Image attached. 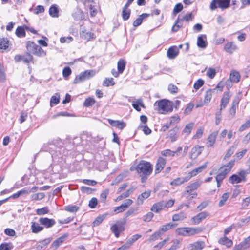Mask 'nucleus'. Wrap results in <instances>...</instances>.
I'll return each instance as SVG.
<instances>
[{
  "label": "nucleus",
  "instance_id": "24",
  "mask_svg": "<svg viewBox=\"0 0 250 250\" xmlns=\"http://www.w3.org/2000/svg\"><path fill=\"white\" fill-rule=\"evenodd\" d=\"M239 100L238 99L234 100L231 105V107L229 111V119H232L235 116L236 113V107L238 104Z\"/></svg>",
  "mask_w": 250,
  "mask_h": 250
},
{
  "label": "nucleus",
  "instance_id": "27",
  "mask_svg": "<svg viewBox=\"0 0 250 250\" xmlns=\"http://www.w3.org/2000/svg\"><path fill=\"white\" fill-rule=\"evenodd\" d=\"M132 106L137 111H140L141 110V107L145 108L143 100L141 99H138L135 101L132 102Z\"/></svg>",
  "mask_w": 250,
  "mask_h": 250
},
{
  "label": "nucleus",
  "instance_id": "23",
  "mask_svg": "<svg viewBox=\"0 0 250 250\" xmlns=\"http://www.w3.org/2000/svg\"><path fill=\"white\" fill-rule=\"evenodd\" d=\"M43 229V227L36 222L31 223V230L33 233H38Z\"/></svg>",
  "mask_w": 250,
  "mask_h": 250
},
{
  "label": "nucleus",
  "instance_id": "37",
  "mask_svg": "<svg viewBox=\"0 0 250 250\" xmlns=\"http://www.w3.org/2000/svg\"><path fill=\"white\" fill-rule=\"evenodd\" d=\"M214 91L211 89L207 90L205 96L204 103L208 104L210 102Z\"/></svg>",
  "mask_w": 250,
  "mask_h": 250
},
{
  "label": "nucleus",
  "instance_id": "12",
  "mask_svg": "<svg viewBox=\"0 0 250 250\" xmlns=\"http://www.w3.org/2000/svg\"><path fill=\"white\" fill-rule=\"evenodd\" d=\"M67 236V234H64L54 240L51 245V248L54 250H57L63 243Z\"/></svg>",
  "mask_w": 250,
  "mask_h": 250
},
{
  "label": "nucleus",
  "instance_id": "33",
  "mask_svg": "<svg viewBox=\"0 0 250 250\" xmlns=\"http://www.w3.org/2000/svg\"><path fill=\"white\" fill-rule=\"evenodd\" d=\"M149 16V14L144 13L140 15L133 22V25L134 27H137L141 24L144 19H145Z\"/></svg>",
  "mask_w": 250,
  "mask_h": 250
},
{
  "label": "nucleus",
  "instance_id": "59",
  "mask_svg": "<svg viewBox=\"0 0 250 250\" xmlns=\"http://www.w3.org/2000/svg\"><path fill=\"white\" fill-rule=\"evenodd\" d=\"M226 175H225L224 174H222L220 172V173L217 175L216 177V181L217 183V187H219L220 186V184L223 181V180L226 177Z\"/></svg>",
  "mask_w": 250,
  "mask_h": 250
},
{
  "label": "nucleus",
  "instance_id": "11",
  "mask_svg": "<svg viewBox=\"0 0 250 250\" xmlns=\"http://www.w3.org/2000/svg\"><path fill=\"white\" fill-rule=\"evenodd\" d=\"M224 48L226 52L231 54L238 50V47L233 42H230L225 44Z\"/></svg>",
  "mask_w": 250,
  "mask_h": 250
},
{
  "label": "nucleus",
  "instance_id": "62",
  "mask_svg": "<svg viewBox=\"0 0 250 250\" xmlns=\"http://www.w3.org/2000/svg\"><path fill=\"white\" fill-rule=\"evenodd\" d=\"M79 208L75 205H69L65 207V210L70 212H76Z\"/></svg>",
  "mask_w": 250,
  "mask_h": 250
},
{
  "label": "nucleus",
  "instance_id": "20",
  "mask_svg": "<svg viewBox=\"0 0 250 250\" xmlns=\"http://www.w3.org/2000/svg\"><path fill=\"white\" fill-rule=\"evenodd\" d=\"M218 135L217 131H214L211 133L208 138V142L207 143V146L208 147H212L215 143L216 137Z\"/></svg>",
  "mask_w": 250,
  "mask_h": 250
},
{
  "label": "nucleus",
  "instance_id": "16",
  "mask_svg": "<svg viewBox=\"0 0 250 250\" xmlns=\"http://www.w3.org/2000/svg\"><path fill=\"white\" fill-rule=\"evenodd\" d=\"M208 164V162L205 163V164L200 167L194 169L193 170L188 173V177L191 178L192 177L196 176L198 173L202 172L204 169H205L207 167V165Z\"/></svg>",
  "mask_w": 250,
  "mask_h": 250
},
{
  "label": "nucleus",
  "instance_id": "22",
  "mask_svg": "<svg viewBox=\"0 0 250 250\" xmlns=\"http://www.w3.org/2000/svg\"><path fill=\"white\" fill-rule=\"evenodd\" d=\"M178 54V50L176 46L170 47L167 51V56L169 59H173Z\"/></svg>",
  "mask_w": 250,
  "mask_h": 250
},
{
  "label": "nucleus",
  "instance_id": "45",
  "mask_svg": "<svg viewBox=\"0 0 250 250\" xmlns=\"http://www.w3.org/2000/svg\"><path fill=\"white\" fill-rule=\"evenodd\" d=\"M173 227H174V225L173 224L167 223L165 225L161 226L160 228V229L159 231H160V232L162 231L163 233L170 229Z\"/></svg>",
  "mask_w": 250,
  "mask_h": 250
},
{
  "label": "nucleus",
  "instance_id": "14",
  "mask_svg": "<svg viewBox=\"0 0 250 250\" xmlns=\"http://www.w3.org/2000/svg\"><path fill=\"white\" fill-rule=\"evenodd\" d=\"M205 243L203 241H197L190 244L188 247V250H201L205 247Z\"/></svg>",
  "mask_w": 250,
  "mask_h": 250
},
{
  "label": "nucleus",
  "instance_id": "39",
  "mask_svg": "<svg viewBox=\"0 0 250 250\" xmlns=\"http://www.w3.org/2000/svg\"><path fill=\"white\" fill-rule=\"evenodd\" d=\"M182 26V23L180 22V17H179L175 21V24L172 26L171 31L173 32H177Z\"/></svg>",
  "mask_w": 250,
  "mask_h": 250
},
{
  "label": "nucleus",
  "instance_id": "44",
  "mask_svg": "<svg viewBox=\"0 0 250 250\" xmlns=\"http://www.w3.org/2000/svg\"><path fill=\"white\" fill-rule=\"evenodd\" d=\"M16 35L20 38L25 36V32L24 28L21 26L18 27L16 30Z\"/></svg>",
  "mask_w": 250,
  "mask_h": 250
},
{
  "label": "nucleus",
  "instance_id": "28",
  "mask_svg": "<svg viewBox=\"0 0 250 250\" xmlns=\"http://www.w3.org/2000/svg\"><path fill=\"white\" fill-rule=\"evenodd\" d=\"M218 243L220 244L225 245L228 248L231 247L233 245V242L232 240L229 239L226 236L223 237L221 238L218 240Z\"/></svg>",
  "mask_w": 250,
  "mask_h": 250
},
{
  "label": "nucleus",
  "instance_id": "46",
  "mask_svg": "<svg viewBox=\"0 0 250 250\" xmlns=\"http://www.w3.org/2000/svg\"><path fill=\"white\" fill-rule=\"evenodd\" d=\"M235 151V147L233 146H231L226 152L224 159L227 160L234 153Z\"/></svg>",
  "mask_w": 250,
  "mask_h": 250
},
{
  "label": "nucleus",
  "instance_id": "50",
  "mask_svg": "<svg viewBox=\"0 0 250 250\" xmlns=\"http://www.w3.org/2000/svg\"><path fill=\"white\" fill-rule=\"evenodd\" d=\"M60 96L58 94L56 93L52 96L50 99V106H53V104H57L59 102Z\"/></svg>",
  "mask_w": 250,
  "mask_h": 250
},
{
  "label": "nucleus",
  "instance_id": "47",
  "mask_svg": "<svg viewBox=\"0 0 250 250\" xmlns=\"http://www.w3.org/2000/svg\"><path fill=\"white\" fill-rule=\"evenodd\" d=\"M45 197V194L43 192H40L32 194L31 199L33 200H40Z\"/></svg>",
  "mask_w": 250,
  "mask_h": 250
},
{
  "label": "nucleus",
  "instance_id": "3",
  "mask_svg": "<svg viewBox=\"0 0 250 250\" xmlns=\"http://www.w3.org/2000/svg\"><path fill=\"white\" fill-rule=\"evenodd\" d=\"M202 229L199 227H181L176 229V233L179 235L190 236L199 233Z\"/></svg>",
  "mask_w": 250,
  "mask_h": 250
},
{
  "label": "nucleus",
  "instance_id": "18",
  "mask_svg": "<svg viewBox=\"0 0 250 250\" xmlns=\"http://www.w3.org/2000/svg\"><path fill=\"white\" fill-rule=\"evenodd\" d=\"M108 121L111 125L116 126L120 129H123L126 126V124L123 121L113 120L112 119H108Z\"/></svg>",
  "mask_w": 250,
  "mask_h": 250
},
{
  "label": "nucleus",
  "instance_id": "55",
  "mask_svg": "<svg viewBox=\"0 0 250 250\" xmlns=\"http://www.w3.org/2000/svg\"><path fill=\"white\" fill-rule=\"evenodd\" d=\"M72 71L69 67H65L62 71L63 77L65 79H67L68 77L71 75Z\"/></svg>",
  "mask_w": 250,
  "mask_h": 250
},
{
  "label": "nucleus",
  "instance_id": "4",
  "mask_svg": "<svg viewBox=\"0 0 250 250\" xmlns=\"http://www.w3.org/2000/svg\"><path fill=\"white\" fill-rule=\"evenodd\" d=\"M95 75V71L87 70L77 76L74 80V83L76 84L88 80Z\"/></svg>",
  "mask_w": 250,
  "mask_h": 250
},
{
  "label": "nucleus",
  "instance_id": "53",
  "mask_svg": "<svg viewBox=\"0 0 250 250\" xmlns=\"http://www.w3.org/2000/svg\"><path fill=\"white\" fill-rule=\"evenodd\" d=\"M37 214L39 215H43L47 214L49 212V210L47 207H43L41 208H38L36 210Z\"/></svg>",
  "mask_w": 250,
  "mask_h": 250
},
{
  "label": "nucleus",
  "instance_id": "35",
  "mask_svg": "<svg viewBox=\"0 0 250 250\" xmlns=\"http://www.w3.org/2000/svg\"><path fill=\"white\" fill-rule=\"evenodd\" d=\"M229 182L231 184H238L242 181V178L236 174L231 175L229 178Z\"/></svg>",
  "mask_w": 250,
  "mask_h": 250
},
{
  "label": "nucleus",
  "instance_id": "54",
  "mask_svg": "<svg viewBox=\"0 0 250 250\" xmlns=\"http://www.w3.org/2000/svg\"><path fill=\"white\" fill-rule=\"evenodd\" d=\"M82 36L83 38L88 40L96 38L94 34L90 32H83Z\"/></svg>",
  "mask_w": 250,
  "mask_h": 250
},
{
  "label": "nucleus",
  "instance_id": "51",
  "mask_svg": "<svg viewBox=\"0 0 250 250\" xmlns=\"http://www.w3.org/2000/svg\"><path fill=\"white\" fill-rule=\"evenodd\" d=\"M13 248L12 243H2L0 245V250H11Z\"/></svg>",
  "mask_w": 250,
  "mask_h": 250
},
{
  "label": "nucleus",
  "instance_id": "43",
  "mask_svg": "<svg viewBox=\"0 0 250 250\" xmlns=\"http://www.w3.org/2000/svg\"><path fill=\"white\" fill-rule=\"evenodd\" d=\"M193 16L191 13H189L187 14L186 15L183 16L182 18H180V22L182 23V22L185 21H192L193 19Z\"/></svg>",
  "mask_w": 250,
  "mask_h": 250
},
{
  "label": "nucleus",
  "instance_id": "2",
  "mask_svg": "<svg viewBox=\"0 0 250 250\" xmlns=\"http://www.w3.org/2000/svg\"><path fill=\"white\" fill-rule=\"evenodd\" d=\"M154 106H157V109L161 114H166L173 110V104L171 102L163 99L156 101Z\"/></svg>",
  "mask_w": 250,
  "mask_h": 250
},
{
  "label": "nucleus",
  "instance_id": "34",
  "mask_svg": "<svg viewBox=\"0 0 250 250\" xmlns=\"http://www.w3.org/2000/svg\"><path fill=\"white\" fill-rule=\"evenodd\" d=\"M49 15L53 18L59 17V9L57 5H52L50 6L49 10Z\"/></svg>",
  "mask_w": 250,
  "mask_h": 250
},
{
  "label": "nucleus",
  "instance_id": "19",
  "mask_svg": "<svg viewBox=\"0 0 250 250\" xmlns=\"http://www.w3.org/2000/svg\"><path fill=\"white\" fill-rule=\"evenodd\" d=\"M240 78L241 76L239 72L235 70H232L230 72L229 79L232 83H238L240 81Z\"/></svg>",
  "mask_w": 250,
  "mask_h": 250
},
{
  "label": "nucleus",
  "instance_id": "58",
  "mask_svg": "<svg viewBox=\"0 0 250 250\" xmlns=\"http://www.w3.org/2000/svg\"><path fill=\"white\" fill-rule=\"evenodd\" d=\"M141 237V235L135 234V235L132 236V237L130 239H129L126 242H127V244H128L129 245V246H130L131 245H132V244L134 242H135L136 240H137Z\"/></svg>",
  "mask_w": 250,
  "mask_h": 250
},
{
  "label": "nucleus",
  "instance_id": "10",
  "mask_svg": "<svg viewBox=\"0 0 250 250\" xmlns=\"http://www.w3.org/2000/svg\"><path fill=\"white\" fill-rule=\"evenodd\" d=\"M203 146H200L198 145L194 146L191 150L190 158L192 159H196L201 154L203 151Z\"/></svg>",
  "mask_w": 250,
  "mask_h": 250
},
{
  "label": "nucleus",
  "instance_id": "29",
  "mask_svg": "<svg viewBox=\"0 0 250 250\" xmlns=\"http://www.w3.org/2000/svg\"><path fill=\"white\" fill-rule=\"evenodd\" d=\"M178 130V127L176 126L169 130L168 137L171 139V142H173L177 140L176 134Z\"/></svg>",
  "mask_w": 250,
  "mask_h": 250
},
{
  "label": "nucleus",
  "instance_id": "9",
  "mask_svg": "<svg viewBox=\"0 0 250 250\" xmlns=\"http://www.w3.org/2000/svg\"><path fill=\"white\" fill-rule=\"evenodd\" d=\"M151 191L147 190L139 195L136 200V204L138 206L142 205L144 201L147 199L151 195Z\"/></svg>",
  "mask_w": 250,
  "mask_h": 250
},
{
  "label": "nucleus",
  "instance_id": "41",
  "mask_svg": "<svg viewBox=\"0 0 250 250\" xmlns=\"http://www.w3.org/2000/svg\"><path fill=\"white\" fill-rule=\"evenodd\" d=\"M95 103V100L92 97H89L85 100L83 105L85 107H89L92 106Z\"/></svg>",
  "mask_w": 250,
  "mask_h": 250
},
{
  "label": "nucleus",
  "instance_id": "57",
  "mask_svg": "<svg viewBox=\"0 0 250 250\" xmlns=\"http://www.w3.org/2000/svg\"><path fill=\"white\" fill-rule=\"evenodd\" d=\"M105 217L104 215L97 217L92 223L93 227L99 226L104 219Z\"/></svg>",
  "mask_w": 250,
  "mask_h": 250
},
{
  "label": "nucleus",
  "instance_id": "60",
  "mask_svg": "<svg viewBox=\"0 0 250 250\" xmlns=\"http://www.w3.org/2000/svg\"><path fill=\"white\" fill-rule=\"evenodd\" d=\"M154 216V214L151 212H149L143 216V220L144 222H148L151 220Z\"/></svg>",
  "mask_w": 250,
  "mask_h": 250
},
{
  "label": "nucleus",
  "instance_id": "32",
  "mask_svg": "<svg viewBox=\"0 0 250 250\" xmlns=\"http://www.w3.org/2000/svg\"><path fill=\"white\" fill-rule=\"evenodd\" d=\"M135 189V188H133V187L130 188L126 191H125L124 193H123L121 195L118 196L117 197L116 199L115 200V201H120L124 198L128 197L130 195V194L134 191V190Z\"/></svg>",
  "mask_w": 250,
  "mask_h": 250
},
{
  "label": "nucleus",
  "instance_id": "17",
  "mask_svg": "<svg viewBox=\"0 0 250 250\" xmlns=\"http://www.w3.org/2000/svg\"><path fill=\"white\" fill-rule=\"evenodd\" d=\"M164 208V201H162L153 204L151 208V210L155 213H159Z\"/></svg>",
  "mask_w": 250,
  "mask_h": 250
},
{
  "label": "nucleus",
  "instance_id": "6",
  "mask_svg": "<svg viewBox=\"0 0 250 250\" xmlns=\"http://www.w3.org/2000/svg\"><path fill=\"white\" fill-rule=\"evenodd\" d=\"M209 215L207 211L201 212L191 218V221L193 225H198Z\"/></svg>",
  "mask_w": 250,
  "mask_h": 250
},
{
  "label": "nucleus",
  "instance_id": "38",
  "mask_svg": "<svg viewBox=\"0 0 250 250\" xmlns=\"http://www.w3.org/2000/svg\"><path fill=\"white\" fill-rule=\"evenodd\" d=\"M29 10L30 11H33L35 14L38 15L40 13H43L44 12V8L42 5H38L34 9L31 8Z\"/></svg>",
  "mask_w": 250,
  "mask_h": 250
},
{
  "label": "nucleus",
  "instance_id": "15",
  "mask_svg": "<svg viewBox=\"0 0 250 250\" xmlns=\"http://www.w3.org/2000/svg\"><path fill=\"white\" fill-rule=\"evenodd\" d=\"M230 95L229 92H225L221 100L220 111L226 108L228 103L229 101Z\"/></svg>",
  "mask_w": 250,
  "mask_h": 250
},
{
  "label": "nucleus",
  "instance_id": "63",
  "mask_svg": "<svg viewBox=\"0 0 250 250\" xmlns=\"http://www.w3.org/2000/svg\"><path fill=\"white\" fill-rule=\"evenodd\" d=\"M180 241L178 239H174L173 241V244L168 250H176L179 247Z\"/></svg>",
  "mask_w": 250,
  "mask_h": 250
},
{
  "label": "nucleus",
  "instance_id": "21",
  "mask_svg": "<svg viewBox=\"0 0 250 250\" xmlns=\"http://www.w3.org/2000/svg\"><path fill=\"white\" fill-rule=\"evenodd\" d=\"M189 180V178L187 176L185 177H178L173 180L170 182V185L172 186H179L185 182H188Z\"/></svg>",
  "mask_w": 250,
  "mask_h": 250
},
{
  "label": "nucleus",
  "instance_id": "64",
  "mask_svg": "<svg viewBox=\"0 0 250 250\" xmlns=\"http://www.w3.org/2000/svg\"><path fill=\"white\" fill-rule=\"evenodd\" d=\"M250 127V119L247 120L245 123L242 125L239 128L240 132H242L247 128Z\"/></svg>",
  "mask_w": 250,
  "mask_h": 250
},
{
  "label": "nucleus",
  "instance_id": "48",
  "mask_svg": "<svg viewBox=\"0 0 250 250\" xmlns=\"http://www.w3.org/2000/svg\"><path fill=\"white\" fill-rule=\"evenodd\" d=\"M51 240H52V239L51 238H46L42 241H40L39 243L41 244V245L39 244L37 246V248H40L41 249L43 248L44 246H46L49 243H50V242L51 241Z\"/></svg>",
  "mask_w": 250,
  "mask_h": 250
},
{
  "label": "nucleus",
  "instance_id": "8",
  "mask_svg": "<svg viewBox=\"0 0 250 250\" xmlns=\"http://www.w3.org/2000/svg\"><path fill=\"white\" fill-rule=\"evenodd\" d=\"M39 222L40 224L44 226L46 228H50L56 224V222L54 219H49L47 217L40 218L39 220Z\"/></svg>",
  "mask_w": 250,
  "mask_h": 250
},
{
  "label": "nucleus",
  "instance_id": "36",
  "mask_svg": "<svg viewBox=\"0 0 250 250\" xmlns=\"http://www.w3.org/2000/svg\"><path fill=\"white\" fill-rule=\"evenodd\" d=\"M126 65V62L123 60L120 59L117 64L118 70L120 73H122Z\"/></svg>",
  "mask_w": 250,
  "mask_h": 250
},
{
  "label": "nucleus",
  "instance_id": "7",
  "mask_svg": "<svg viewBox=\"0 0 250 250\" xmlns=\"http://www.w3.org/2000/svg\"><path fill=\"white\" fill-rule=\"evenodd\" d=\"M235 160H231L227 164L223 165L220 168V172L225 175H227L230 172L234 165Z\"/></svg>",
  "mask_w": 250,
  "mask_h": 250
},
{
  "label": "nucleus",
  "instance_id": "61",
  "mask_svg": "<svg viewBox=\"0 0 250 250\" xmlns=\"http://www.w3.org/2000/svg\"><path fill=\"white\" fill-rule=\"evenodd\" d=\"M162 235V232L160 231H157L155 232L152 235H151L149 239L150 241H154L158 239Z\"/></svg>",
  "mask_w": 250,
  "mask_h": 250
},
{
  "label": "nucleus",
  "instance_id": "26",
  "mask_svg": "<svg viewBox=\"0 0 250 250\" xmlns=\"http://www.w3.org/2000/svg\"><path fill=\"white\" fill-rule=\"evenodd\" d=\"M200 186V183L198 182L191 184L186 188L185 192L188 194H191L192 191L196 190Z\"/></svg>",
  "mask_w": 250,
  "mask_h": 250
},
{
  "label": "nucleus",
  "instance_id": "31",
  "mask_svg": "<svg viewBox=\"0 0 250 250\" xmlns=\"http://www.w3.org/2000/svg\"><path fill=\"white\" fill-rule=\"evenodd\" d=\"M39 46L36 44L35 42L31 41H29L27 42L26 47L27 50L32 53L33 54H35V51L37 50V47Z\"/></svg>",
  "mask_w": 250,
  "mask_h": 250
},
{
  "label": "nucleus",
  "instance_id": "1",
  "mask_svg": "<svg viewBox=\"0 0 250 250\" xmlns=\"http://www.w3.org/2000/svg\"><path fill=\"white\" fill-rule=\"evenodd\" d=\"M130 170H136L141 177V181L144 183L151 174L153 168L149 162L141 161L136 166L131 167Z\"/></svg>",
  "mask_w": 250,
  "mask_h": 250
},
{
  "label": "nucleus",
  "instance_id": "42",
  "mask_svg": "<svg viewBox=\"0 0 250 250\" xmlns=\"http://www.w3.org/2000/svg\"><path fill=\"white\" fill-rule=\"evenodd\" d=\"M126 177L125 173H122L118 175V176L112 181L111 185H116L122 181Z\"/></svg>",
  "mask_w": 250,
  "mask_h": 250
},
{
  "label": "nucleus",
  "instance_id": "52",
  "mask_svg": "<svg viewBox=\"0 0 250 250\" xmlns=\"http://www.w3.org/2000/svg\"><path fill=\"white\" fill-rule=\"evenodd\" d=\"M193 126L194 124L193 123H189L186 125L183 132L186 133L187 135H189L193 128Z\"/></svg>",
  "mask_w": 250,
  "mask_h": 250
},
{
  "label": "nucleus",
  "instance_id": "30",
  "mask_svg": "<svg viewBox=\"0 0 250 250\" xmlns=\"http://www.w3.org/2000/svg\"><path fill=\"white\" fill-rule=\"evenodd\" d=\"M206 39V36L205 35H201L198 36L197 38V46L199 47L204 48L206 47L207 44L205 40Z\"/></svg>",
  "mask_w": 250,
  "mask_h": 250
},
{
  "label": "nucleus",
  "instance_id": "25",
  "mask_svg": "<svg viewBox=\"0 0 250 250\" xmlns=\"http://www.w3.org/2000/svg\"><path fill=\"white\" fill-rule=\"evenodd\" d=\"M187 218V213L184 211H181L173 215L172 220L173 221H182Z\"/></svg>",
  "mask_w": 250,
  "mask_h": 250
},
{
  "label": "nucleus",
  "instance_id": "40",
  "mask_svg": "<svg viewBox=\"0 0 250 250\" xmlns=\"http://www.w3.org/2000/svg\"><path fill=\"white\" fill-rule=\"evenodd\" d=\"M229 193L226 192V193H224L221 197V199L220 200V201H219V202L218 203L219 207H222L223 206H224L225 205L226 201L229 197Z\"/></svg>",
  "mask_w": 250,
  "mask_h": 250
},
{
  "label": "nucleus",
  "instance_id": "13",
  "mask_svg": "<svg viewBox=\"0 0 250 250\" xmlns=\"http://www.w3.org/2000/svg\"><path fill=\"white\" fill-rule=\"evenodd\" d=\"M166 160L162 157H159L157 161V163L155 166V172L156 174L160 173L166 165Z\"/></svg>",
  "mask_w": 250,
  "mask_h": 250
},
{
  "label": "nucleus",
  "instance_id": "5",
  "mask_svg": "<svg viewBox=\"0 0 250 250\" xmlns=\"http://www.w3.org/2000/svg\"><path fill=\"white\" fill-rule=\"evenodd\" d=\"M230 0H213L210 4V8L213 10L217 8L222 10L228 8L230 5Z\"/></svg>",
  "mask_w": 250,
  "mask_h": 250
},
{
  "label": "nucleus",
  "instance_id": "56",
  "mask_svg": "<svg viewBox=\"0 0 250 250\" xmlns=\"http://www.w3.org/2000/svg\"><path fill=\"white\" fill-rule=\"evenodd\" d=\"M8 46V40L6 38L1 39L0 41V48L6 49Z\"/></svg>",
  "mask_w": 250,
  "mask_h": 250
},
{
  "label": "nucleus",
  "instance_id": "49",
  "mask_svg": "<svg viewBox=\"0 0 250 250\" xmlns=\"http://www.w3.org/2000/svg\"><path fill=\"white\" fill-rule=\"evenodd\" d=\"M130 15V10L128 9H125V8H123L122 11V18L124 20L126 21L129 18Z\"/></svg>",
  "mask_w": 250,
  "mask_h": 250
}]
</instances>
